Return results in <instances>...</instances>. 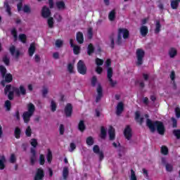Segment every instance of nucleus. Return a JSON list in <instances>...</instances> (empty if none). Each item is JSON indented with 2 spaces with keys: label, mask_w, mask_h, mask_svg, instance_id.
Instances as JSON below:
<instances>
[{
  "label": "nucleus",
  "mask_w": 180,
  "mask_h": 180,
  "mask_svg": "<svg viewBox=\"0 0 180 180\" xmlns=\"http://www.w3.org/2000/svg\"><path fill=\"white\" fill-rule=\"evenodd\" d=\"M145 117L146 119V126L148 127L151 133H155L156 129L159 134L164 136V134L165 133V127L164 126V123L160 121L153 122L148 118V114L145 115Z\"/></svg>",
  "instance_id": "obj_1"
},
{
  "label": "nucleus",
  "mask_w": 180,
  "mask_h": 180,
  "mask_svg": "<svg viewBox=\"0 0 180 180\" xmlns=\"http://www.w3.org/2000/svg\"><path fill=\"white\" fill-rule=\"evenodd\" d=\"M129 36L130 32L127 30V29L120 28L118 30V34L115 40V44H117V46H121V44L123 43V39L126 40L129 38Z\"/></svg>",
  "instance_id": "obj_2"
},
{
  "label": "nucleus",
  "mask_w": 180,
  "mask_h": 180,
  "mask_svg": "<svg viewBox=\"0 0 180 180\" xmlns=\"http://www.w3.org/2000/svg\"><path fill=\"white\" fill-rule=\"evenodd\" d=\"M11 89L15 91V95H17V96H20V95L25 96V95H26V89L23 85H20L19 88L12 86L11 85H7L4 89V93L6 94H6H8V91H11Z\"/></svg>",
  "instance_id": "obj_3"
},
{
  "label": "nucleus",
  "mask_w": 180,
  "mask_h": 180,
  "mask_svg": "<svg viewBox=\"0 0 180 180\" xmlns=\"http://www.w3.org/2000/svg\"><path fill=\"white\" fill-rule=\"evenodd\" d=\"M136 65L140 67V65H143V63H144V56H146V52L142 49H136Z\"/></svg>",
  "instance_id": "obj_4"
},
{
  "label": "nucleus",
  "mask_w": 180,
  "mask_h": 180,
  "mask_svg": "<svg viewBox=\"0 0 180 180\" xmlns=\"http://www.w3.org/2000/svg\"><path fill=\"white\" fill-rule=\"evenodd\" d=\"M112 77H113V69L112 68H107V78L110 82V85L111 86H116L117 82H116V80H113L112 79Z\"/></svg>",
  "instance_id": "obj_5"
},
{
  "label": "nucleus",
  "mask_w": 180,
  "mask_h": 180,
  "mask_svg": "<svg viewBox=\"0 0 180 180\" xmlns=\"http://www.w3.org/2000/svg\"><path fill=\"white\" fill-rule=\"evenodd\" d=\"M77 71L82 75H85L86 74V65H85V63L82 60H79L77 63Z\"/></svg>",
  "instance_id": "obj_6"
},
{
  "label": "nucleus",
  "mask_w": 180,
  "mask_h": 180,
  "mask_svg": "<svg viewBox=\"0 0 180 180\" xmlns=\"http://www.w3.org/2000/svg\"><path fill=\"white\" fill-rule=\"evenodd\" d=\"M93 151L95 154H98L99 157V161H102V160L105 158V155H103V152L99 148V146L95 145L93 147Z\"/></svg>",
  "instance_id": "obj_7"
},
{
  "label": "nucleus",
  "mask_w": 180,
  "mask_h": 180,
  "mask_svg": "<svg viewBox=\"0 0 180 180\" xmlns=\"http://www.w3.org/2000/svg\"><path fill=\"white\" fill-rule=\"evenodd\" d=\"M97 96H96V102L98 103L101 99H102V96H103V90L102 89V86L101 84H98L97 87Z\"/></svg>",
  "instance_id": "obj_8"
},
{
  "label": "nucleus",
  "mask_w": 180,
  "mask_h": 180,
  "mask_svg": "<svg viewBox=\"0 0 180 180\" xmlns=\"http://www.w3.org/2000/svg\"><path fill=\"white\" fill-rule=\"evenodd\" d=\"M51 15V11H50V8H49L46 6H44L41 9L42 18L47 19V18H50Z\"/></svg>",
  "instance_id": "obj_9"
},
{
  "label": "nucleus",
  "mask_w": 180,
  "mask_h": 180,
  "mask_svg": "<svg viewBox=\"0 0 180 180\" xmlns=\"http://www.w3.org/2000/svg\"><path fill=\"white\" fill-rule=\"evenodd\" d=\"M44 178V171L41 168L37 169L34 180H43Z\"/></svg>",
  "instance_id": "obj_10"
},
{
  "label": "nucleus",
  "mask_w": 180,
  "mask_h": 180,
  "mask_svg": "<svg viewBox=\"0 0 180 180\" xmlns=\"http://www.w3.org/2000/svg\"><path fill=\"white\" fill-rule=\"evenodd\" d=\"M66 117H71L72 115V105L71 103H68L65 107L64 110Z\"/></svg>",
  "instance_id": "obj_11"
},
{
  "label": "nucleus",
  "mask_w": 180,
  "mask_h": 180,
  "mask_svg": "<svg viewBox=\"0 0 180 180\" xmlns=\"http://www.w3.org/2000/svg\"><path fill=\"white\" fill-rule=\"evenodd\" d=\"M162 163L163 165H165L166 171L168 172H172V169H174L172 165L167 163V159H165V158H162Z\"/></svg>",
  "instance_id": "obj_12"
},
{
  "label": "nucleus",
  "mask_w": 180,
  "mask_h": 180,
  "mask_svg": "<svg viewBox=\"0 0 180 180\" xmlns=\"http://www.w3.org/2000/svg\"><path fill=\"white\" fill-rule=\"evenodd\" d=\"M124 109V105H123V103L120 102L117 105V108H116V115L117 116H120V115H122L123 110Z\"/></svg>",
  "instance_id": "obj_13"
},
{
  "label": "nucleus",
  "mask_w": 180,
  "mask_h": 180,
  "mask_svg": "<svg viewBox=\"0 0 180 180\" xmlns=\"http://www.w3.org/2000/svg\"><path fill=\"white\" fill-rule=\"evenodd\" d=\"M10 53L11 56H15V58H19V56H20V52L19 51H16V48L15 46H12L9 49Z\"/></svg>",
  "instance_id": "obj_14"
},
{
  "label": "nucleus",
  "mask_w": 180,
  "mask_h": 180,
  "mask_svg": "<svg viewBox=\"0 0 180 180\" xmlns=\"http://www.w3.org/2000/svg\"><path fill=\"white\" fill-rule=\"evenodd\" d=\"M124 136H125L126 139L130 140L131 139V128L129 126H127L124 131Z\"/></svg>",
  "instance_id": "obj_15"
},
{
  "label": "nucleus",
  "mask_w": 180,
  "mask_h": 180,
  "mask_svg": "<svg viewBox=\"0 0 180 180\" xmlns=\"http://www.w3.org/2000/svg\"><path fill=\"white\" fill-rule=\"evenodd\" d=\"M33 116V114H31L30 112H27V111H25L22 114V119L24 120L25 123H29L30 122V117Z\"/></svg>",
  "instance_id": "obj_16"
},
{
  "label": "nucleus",
  "mask_w": 180,
  "mask_h": 180,
  "mask_svg": "<svg viewBox=\"0 0 180 180\" xmlns=\"http://www.w3.org/2000/svg\"><path fill=\"white\" fill-rule=\"evenodd\" d=\"M36 51V44L32 43L30 45V48L28 49V54L30 57H33V54H34Z\"/></svg>",
  "instance_id": "obj_17"
},
{
  "label": "nucleus",
  "mask_w": 180,
  "mask_h": 180,
  "mask_svg": "<svg viewBox=\"0 0 180 180\" xmlns=\"http://www.w3.org/2000/svg\"><path fill=\"white\" fill-rule=\"evenodd\" d=\"M113 147H115V148H117V151H118V155L120 157V158H122V157L123 156V148H122V146H120V143H116L115 142H114L112 143Z\"/></svg>",
  "instance_id": "obj_18"
},
{
  "label": "nucleus",
  "mask_w": 180,
  "mask_h": 180,
  "mask_svg": "<svg viewBox=\"0 0 180 180\" xmlns=\"http://www.w3.org/2000/svg\"><path fill=\"white\" fill-rule=\"evenodd\" d=\"M76 40L79 44H82V43H84V34L81 32H77L76 35Z\"/></svg>",
  "instance_id": "obj_19"
},
{
  "label": "nucleus",
  "mask_w": 180,
  "mask_h": 180,
  "mask_svg": "<svg viewBox=\"0 0 180 180\" xmlns=\"http://www.w3.org/2000/svg\"><path fill=\"white\" fill-rule=\"evenodd\" d=\"M140 33L143 37H146L148 34V27L146 25H143L140 28Z\"/></svg>",
  "instance_id": "obj_20"
},
{
  "label": "nucleus",
  "mask_w": 180,
  "mask_h": 180,
  "mask_svg": "<svg viewBox=\"0 0 180 180\" xmlns=\"http://www.w3.org/2000/svg\"><path fill=\"white\" fill-rule=\"evenodd\" d=\"M108 134H109L110 140H115V129L112 127H109Z\"/></svg>",
  "instance_id": "obj_21"
},
{
  "label": "nucleus",
  "mask_w": 180,
  "mask_h": 180,
  "mask_svg": "<svg viewBox=\"0 0 180 180\" xmlns=\"http://www.w3.org/2000/svg\"><path fill=\"white\" fill-rule=\"evenodd\" d=\"M27 110L28 113H31V115H33L34 113V111L36 110V107H34V104L32 103H30L27 105Z\"/></svg>",
  "instance_id": "obj_22"
},
{
  "label": "nucleus",
  "mask_w": 180,
  "mask_h": 180,
  "mask_svg": "<svg viewBox=\"0 0 180 180\" xmlns=\"http://www.w3.org/2000/svg\"><path fill=\"white\" fill-rule=\"evenodd\" d=\"M161 32V22L160 20L155 21V34H158Z\"/></svg>",
  "instance_id": "obj_23"
},
{
  "label": "nucleus",
  "mask_w": 180,
  "mask_h": 180,
  "mask_svg": "<svg viewBox=\"0 0 180 180\" xmlns=\"http://www.w3.org/2000/svg\"><path fill=\"white\" fill-rule=\"evenodd\" d=\"M135 120L137 122H139V123H140V124H143V123L144 122V118H143V117L140 118V112H139V111H136L135 112Z\"/></svg>",
  "instance_id": "obj_24"
},
{
  "label": "nucleus",
  "mask_w": 180,
  "mask_h": 180,
  "mask_svg": "<svg viewBox=\"0 0 180 180\" xmlns=\"http://www.w3.org/2000/svg\"><path fill=\"white\" fill-rule=\"evenodd\" d=\"M177 53L178 52L175 48H171L169 50V56L170 58H174L175 57V56H176Z\"/></svg>",
  "instance_id": "obj_25"
},
{
  "label": "nucleus",
  "mask_w": 180,
  "mask_h": 180,
  "mask_svg": "<svg viewBox=\"0 0 180 180\" xmlns=\"http://www.w3.org/2000/svg\"><path fill=\"white\" fill-rule=\"evenodd\" d=\"M179 2L178 0H171V8L173 9H178V6H179Z\"/></svg>",
  "instance_id": "obj_26"
},
{
  "label": "nucleus",
  "mask_w": 180,
  "mask_h": 180,
  "mask_svg": "<svg viewBox=\"0 0 180 180\" xmlns=\"http://www.w3.org/2000/svg\"><path fill=\"white\" fill-rule=\"evenodd\" d=\"M78 129L79 131H84L86 127H85V122L84 120H80L79 124H78Z\"/></svg>",
  "instance_id": "obj_27"
},
{
  "label": "nucleus",
  "mask_w": 180,
  "mask_h": 180,
  "mask_svg": "<svg viewBox=\"0 0 180 180\" xmlns=\"http://www.w3.org/2000/svg\"><path fill=\"white\" fill-rule=\"evenodd\" d=\"M115 18H116V11L112 10L110 12L108 15V19L111 22H113V20H115Z\"/></svg>",
  "instance_id": "obj_28"
},
{
  "label": "nucleus",
  "mask_w": 180,
  "mask_h": 180,
  "mask_svg": "<svg viewBox=\"0 0 180 180\" xmlns=\"http://www.w3.org/2000/svg\"><path fill=\"white\" fill-rule=\"evenodd\" d=\"M56 5L58 9H59L60 11L65 8V4L64 3V1H57L56 3Z\"/></svg>",
  "instance_id": "obj_29"
},
{
  "label": "nucleus",
  "mask_w": 180,
  "mask_h": 180,
  "mask_svg": "<svg viewBox=\"0 0 180 180\" xmlns=\"http://www.w3.org/2000/svg\"><path fill=\"white\" fill-rule=\"evenodd\" d=\"M109 39L110 41V47H111V49H115V34L110 35Z\"/></svg>",
  "instance_id": "obj_30"
},
{
  "label": "nucleus",
  "mask_w": 180,
  "mask_h": 180,
  "mask_svg": "<svg viewBox=\"0 0 180 180\" xmlns=\"http://www.w3.org/2000/svg\"><path fill=\"white\" fill-rule=\"evenodd\" d=\"M5 162H6V160L5 159L4 156H1L0 158V169H5Z\"/></svg>",
  "instance_id": "obj_31"
},
{
  "label": "nucleus",
  "mask_w": 180,
  "mask_h": 180,
  "mask_svg": "<svg viewBox=\"0 0 180 180\" xmlns=\"http://www.w3.org/2000/svg\"><path fill=\"white\" fill-rule=\"evenodd\" d=\"M94 51H95V48H94V46H92L91 44H90L87 48V54L89 56H91V54H92Z\"/></svg>",
  "instance_id": "obj_32"
},
{
  "label": "nucleus",
  "mask_w": 180,
  "mask_h": 180,
  "mask_svg": "<svg viewBox=\"0 0 180 180\" xmlns=\"http://www.w3.org/2000/svg\"><path fill=\"white\" fill-rule=\"evenodd\" d=\"M47 23L49 27H50L51 29H53V27H54V19L52 17L48 19Z\"/></svg>",
  "instance_id": "obj_33"
},
{
  "label": "nucleus",
  "mask_w": 180,
  "mask_h": 180,
  "mask_svg": "<svg viewBox=\"0 0 180 180\" xmlns=\"http://www.w3.org/2000/svg\"><path fill=\"white\" fill-rule=\"evenodd\" d=\"M4 106L6 109V110L8 112H9V110H11V108L12 106V103H11V101L9 100H7L5 101V103H4Z\"/></svg>",
  "instance_id": "obj_34"
},
{
  "label": "nucleus",
  "mask_w": 180,
  "mask_h": 180,
  "mask_svg": "<svg viewBox=\"0 0 180 180\" xmlns=\"http://www.w3.org/2000/svg\"><path fill=\"white\" fill-rule=\"evenodd\" d=\"M68 174H69L68 167H64L63 171V179H67V178H68Z\"/></svg>",
  "instance_id": "obj_35"
},
{
  "label": "nucleus",
  "mask_w": 180,
  "mask_h": 180,
  "mask_svg": "<svg viewBox=\"0 0 180 180\" xmlns=\"http://www.w3.org/2000/svg\"><path fill=\"white\" fill-rule=\"evenodd\" d=\"M4 8H6L7 13L11 16V15H12V13L11 12V6H9V4L6 1L4 2Z\"/></svg>",
  "instance_id": "obj_36"
},
{
  "label": "nucleus",
  "mask_w": 180,
  "mask_h": 180,
  "mask_svg": "<svg viewBox=\"0 0 180 180\" xmlns=\"http://www.w3.org/2000/svg\"><path fill=\"white\" fill-rule=\"evenodd\" d=\"M86 143L87 146H94V138L89 136L86 140Z\"/></svg>",
  "instance_id": "obj_37"
},
{
  "label": "nucleus",
  "mask_w": 180,
  "mask_h": 180,
  "mask_svg": "<svg viewBox=\"0 0 180 180\" xmlns=\"http://www.w3.org/2000/svg\"><path fill=\"white\" fill-rule=\"evenodd\" d=\"M0 72H1L3 78L5 77V75L6 74V68H5V66H4V65H1L0 66Z\"/></svg>",
  "instance_id": "obj_38"
},
{
  "label": "nucleus",
  "mask_w": 180,
  "mask_h": 180,
  "mask_svg": "<svg viewBox=\"0 0 180 180\" xmlns=\"http://www.w3.org/2000/svg\"><path fill=\"white\" fill-rule=\"evenodd\" d=\"M73 48V53L74 54H78L79 51H81V47L78 45H74Z\"/></svg>",
  "instance_id": "obj_39"
},
{
  "label": "nucleus",
  "mask_w": 180,
  "mask_h": 180,
  "mask_svg": "<svg viewBox=\"0 0 180 180\" xmlns=\"http://www.w3.org/2000/svg\"><path fill=\"white\" fill-rule=\"evenodd\" d=\"M68 71L70 74H74V65L72 63H69L68 65Z\"/></svg>",
  "instance_id": "obj_40"
},
{
  "label": "nucleus",
  "mask_w": 180,
  "mask_h": 180,
  "mask_svg": "<svg viewBox=\"0 0 180 180\" xmlns=\"http://www.w3.org/2000/svg\"><path fill=\"white\" fill-rule=\"evenodd\" d=\"M51 160H53V154L51 153V150L49 149L48 154H47V161L49 164L50 162H51Z\"/></svg>",
  "instance_id": "obj_41"
},
{
  "label": "nucleus",
  "mask_w": 180,
  "mask_h": 180,
  "mask_svg": "<svg viewBox=\"0 0 180 180\" xmlns=\"http://www.w3.org/2000/svg\"><path fill=\"white\" fill-rule=\"evenodd\" d=\"M18 39L20 41H22V43H26V34H21L19 35Z\"/></svg>",
  "instance_id": "obj_42"
},
{
  "label": "nucleus",
  "mask_w": 180,
  "mask_h": 180,
  "mask_svg": "<svg viewBox=\"0 0 180 180\" xmlns=\"http://www.w3.org/2000/svg\"><path fill=\"white\" fill-rule=\"evenodd\" d=\"M51 109L53 112H56L57 109V104L54 101H51Z\"/></svg>",
  "instance_id": "obj_43"
},
{
  "label": "nucleus",
  "mask_w": 180,
  "mask_h": 180,
  "mask_svg": "<svg viewBox=\"0 0 180 180\" xmlns=\"http://www.w3.org/2000/svg\"><path fill=\"white\" fill-rule=\"evenodd\" d=\"M14 134H15L16 139L20 138V129H19V127L15 128Z\"/></svg>",
  "instance_id": "obj_44"
},
{
  "label": "nucleus",
  "mask_w": 180,
  "mask_h": 180,
  "mask_svg": "<svg viewBox=\"0 0 180 180\" xmlns=\"http://www.w3.org/2000/svg\"><path fill=\"white\" fill-rule=\"evenodd\" d=\"M161 153L164 155H168V148L167 146H162Z\"/></svg>",
  "instance_id": "obj_45"
},
{
  "label": "nucleus",
  "mask_w": 180,
  "mask_h": 180,
  "mask_svg": "<svg viewBox=\"0 0 180 180\" xmlns=\"http://www.w3.org/2000/svg\"><path fill=\"white\" fill-rule=\"evenodd\" d=\"M101 139H105L106 137V129H105V127H101Z\"/></svg>",
  "instance_id": "obj_46"
},
{
  "label": "nucleus",
  "mask_w": 180,
  "mask_h": 180,
  "mask_svg": "<svg viewBox=\"0 0 180 180\" xmlns=\"http://www.w3.org/2000/svg\"><path fill=\"white\" fill-rule=\"evenodd\" d=\"M87 35H88V39H92V37L94 36V32H93V29L91 27L88 29Z\"/></svg>",
  "instance_id": "obj_47"
},
{
  "label": "nucleus",
  "mask_w": 180,
  "mask_h": 180,
  "mask_svg": "<svg viewBox=\"0 0 180 180\" xmlns=\"http://www.w3.org/2000/svg\"><path fill=\"white\" fill-rule=\"evenodd\" d=\"M12 79H13L12 75L11 74L6 75L5 76L6 82H12Z\"/></svg>",
  "instance_id": "obj_48"
},
{
  "label": "nucleus",
  "mask_w": 180,
  "mask_h": 180,
  "mask_svg": "<svg viewBox=\"0 0 180 180\" xmlns=\"http://www.w3.org/2000/svg\"><path fill=\"white\" fill-rule=\"evenodd\" d=\"M25 134L27 137H30V136H32V128H30V126L27 127Z\"/></svg>",
  "instance_id": "obj_49"
},
{
  "label": "nucleus",
  "mask_w": 180,
  "mask_h": 180,
  "mask_svg": "<svg viewBox=\"0 0 180 180\" xmlns=\"http://www.w3.org/2000/svg\"><path fill=\"white\" fill-rule=\"evenodd\" d=\"M8 98L10 101H12V99H13V94H15V91H13V90L11 89L8 91Z\"/></svg>",
  "instance_id": "obj_50"
},
{
  "label": "nucleus",
  "mask_w": 180,
  "mask_h": 180,
  "mask_svg": "<svg viewBox=\"0 0 180 180\" xmlns=\"http://www.w3.org/2000/svg\"><path fill=\"white\" fill-rule=\"evenodd\" d=\"M130 180H137V177L136 176V172H134V170L133 169H131Z\"/></svg>",
  "instance_id": "obj_51"
},
{
  "label": "nucleus",
  "mask_w": 180,
  "mask_h": 180,
  "mask_svg": "<svg viewBox=\"0 0 180 180\" xmlns=\"http://www.w3.org/2000/svg\"><path fill=\"white\" fill-rule=\"evenodd\" d=\"M3 63H4V64H6V65H9L10 60L7 56H4L3 57Z\"/></svg>",
  "instance_id": "obj_52"
},
{
  "label": "nucleus",
  "mask_w": 180,
  "mask_h": 180,
  "mask_svg": "<svg viewBox=\"0 0 180 180\" xmlns=\"http://www.w3.org/2000/svg\"><path fill=\"white\" fill-rule=\"evenodd\" d=\"M44 162H46V160H44V155H39V164L40 165H44Z\"/></svg>",
  "instance_id": "obj_53"
},
{
  "label": "nucleus",
  "mask_w": 180,
  "mask_h": 180,
  "mask_svg": "<svg viewBox=\"0 0 180 180\" xmlns=\"http://www.w3.org/2000/svg\"><path fill=\"white\" fill-rule=\"evenodd\" d=\"M36 162V155H32L30 157V164L31 165H34Z\"/></svg>",
  "instance_id": "obj_54"
},
{
  "label": "nucleus",
  "mask_w": 180,
  "mask_h": 180,
  "mask_svg": "<svg viewBox=\"0 0 180 180\" xmlns=\"http://www.w3.org/2000/svg\"><path fill=\"white\" fill-rule=\"evenodd\" d=\"M54 18L56 19L57 22H61L63 20V17L58 13H56Z\"/></svg>",
  "instance_id": "obj_55"
},
{
  "label": "nucleus",
  "mask_w": 180,
  "mask_h": 180,
  "mask_svg": "<svg viewBox=\"0 0 180 180\" xmlns=\"http://www.w3.org/2000/svg\"><path fill=\"white\" fill-rule=\"evenodd\" d=\"M31 146H32L34 148H36L37 147V139H31Z\"/></svg>",
  "instance_id": "obj_56"
},
{
  "label": "nucleus",
  "mask_w": 180,
  "mask_h": 180,
  "mask_svg": "<svg viewBox=\"0 0 180 180\" xmlns=\"http://www.w3.org/2000/svg\"><path fill=\"white\" fill-rule=\"evenodd\" d=\"M173 134L176 136V139H180V130L179 129H174L173 131Z\"/></svg>",
  "instance_id": "obj_57"
},
{
  "label": "nucleus",
  "mask_w": 180,
  "mask_h": 180,
  "mask_svg": "<svg viewBox=\"0 0 180 180\" xmlns=\"http://www.w3.org/2000/svg\"><path fill=\"white\" fill-rule=\"evenodd\" d=\"M11 34L14 37V41H18V34L16 32V30H13L11 31Z\"/></svg>",
  "instance_id": "obj_58"
},
{
  "label": "nucleus",
  "mask_w": 180,
  "mask_h": 180,
  "mask_svg": "<svg viewBox=\"0 0 180 180\" xmlns=\"http://www.w3.org/2000/svg\"><path fill=\"white\" fill-rule=\"evenodd\" d=\"M22 11L25 12V13H30V7H29L27 5H25L24 6Z\"/></svg>",
  "instance_id": "obj_59"
},
{
  "label": "nucleus",
  "mask_w": 180,
  "mask_h": 180,
  "mask_svg": "<svg viewBox=\"0 0 180 180\" xmlns=\"http://www.w3.org/2000/svg\"><path fill=\"white\" fill-rule=\"evenodd\" d=\"M96 64L98 67L101 66V65H103V61L101 59H100L99 58H97L96 59Z\"/></svg>",
  "instance_id": "obj_60"
},
{
  "label": "nucleus",
  "mask_w": 180,
  "mask_h": 180,
  "mask_svg": "<svg viewBox=\"0 0 180 180\" xmlns=\"http://www.w3.org/2000/svg\"><path fill=\"white\" fill-rule=\"evenodd\" d=\"M176 117L179 118L180 117V108L176 107L174 110Z\"/></svg>",
  "instance_id": "obj_61"
},
{
  "label": "nucleus",
  "mask_w": 180,
  "mask_h": 180,
  "mask_svg": "<svg viewBox=\"0 0 180 180\" xmlns=\"http://www.w3.org/2000/svg\"><path fill=\"white\" fill-rule=\"evenodd\" d=\"M96 82H98V79L96 76H94L91 79V85L92 86H95L96 85Z\"/></svg>",
  "instance_id": "obj_62"
},
{
  "label": "nucleus",
  "mask_w": 180,
  "mask_h": 180,
  "mask_svg": "<svg viewBox=\"0 0 180 180\" xmlns=\"http://www.w3.org/2000/svg\"><path fill=\"white\" fill-rule=\"evenodd\" d=\"M70 147V150H69V151L70 153H72V151H74V150L77 148V146L74 143H71Z\"/></svg>",
  "instance_id": "obj_63"
},
{
  "label": "nucleus",
  "mask_w": 180,
  "mask_h": 180,
  "mask_svg": "<svg viewBox=\"0 0 180 180\" xmlns=\"http://www.w3.org/2000/svg\"><path fill=\"white\" fill-rule=\"evenodd\" d=\"M56 47H61V46H63V41L61 39H58L56 41Z\"/></svg>",
  "instance_id": "obj_64"
}]
</instances>
